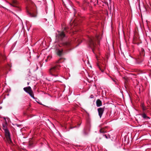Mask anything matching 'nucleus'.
Here are the masks:
<instances>
[{
	"instance_id": "obj_18",
	"label": "nucleus",
	"mask_w": 151,
	"mask_h": 151,
	"mask_svg": "<svg viewBox=\"0 0 151 151\" xmlns=\"http://www.w3.org/2000/svg\"><path fill=\"white\" fill-rule=\"evenodd\" d=\"M61 58H60L58 60L57 62V63H60V60H61Z\"/></svg>"
},
{
	"instance_id": "obj_8",
	"label": "nucleus",
	"mask_w": 151,
	"mask_h": 151,
	"mask_svg": "<svg viewBox=\"0 0 151 151\" xmlns=\"http://www.w3.org/2000/svg\"><path fill=\"white\" fill-rule=\"evenodd\" d=\"M144 119H150V118L147 116L145 113L143 112L142 113L139 114Z\"/></svg>"
},
{
	"instance_id": "obj_3",
	"label": "nucleus",
	"mask_w": 151,
	"mask_h": 151,
	"mask_svg": "<svg viewBox=\"0 0 151 151\" xmlns=\"http://www.w3.org/2000/svg\"><path fill=\"white\" fill-rule=\"evenodd\" d=\"M65 37V35L63 31H58L56 33V39L59 41L62 40Z\"/></svg>"
},
{
	"instance_id": "obj_1",
	"label": "nucleus",
	"mask_w": 151,
	"mask_h": 151,
	"mask_svg": "<svg viewBox=\"0 0 151 151\" xmlns=\"http://www.w3.org/2000/svg\"><path fill=\"white\" fill-rule=\"evenodd\" d=\"M99 36L98 35H96L95 37H90L89 38V46L91 48L92 51L94 53V48L95 47L96 44L95 42L96 41H97L99 43Z\"/></svg>"
},
{
	"instance_id": "obj_6",
	"label": "nucleus",
	"mask_w": 151,
	"mask_h": 151,
	"mask_svg": "<svg viewBox=\"0 0 151 151\" xmlns=\"http://www.w3.org/2000/svg\"><path fill=\"white\" fill-rule=\"evenodd\" d=\"M4 130L5 134V136L7 142L9 143L11 142V139L10 134L9 131L6 129H4Z\"/></svg>"
},
{
	"instance_id": "obj_20",
	"label": "nucleus",
	"mask_w": 151,
	"mask_h": 151,
	"mask_svg": "<svg viewBox=\"0 0 151 151\" xmlns=\"http://www.w3.org/2000/svg\"><path fill=\"white\" fill-rule=\"evenodd\" d=\"M75 40L76 41H78V39H76Z\"/></svg>"
},
{
	"instance_id": "obj_13",
	"label": "nucleus",
	"mask_w": 151,
	"mask_h": 151,
	"mask_svg": "<svg viewBox=\"0 0 151 151\" xmlns=\"http://www.w3.org/2000/svg\"><path fill=\"white\" fill-rule=\"evenodd\" d=\"M103 136L105 137L106 139H109L110 138V136L109 134L107 135H106V134H104L103 135Z\"/></svg>"
},
{
	"instance_id": "obj_7",
	"label": "nucleus",
	"mask_w": 151,
	"mask_h": 151,
	"mask_svg": "<svg viewBox=\"0 0 151 151\" xmlns=\"http://www.w3.org/2000/svg\"><path fill=\"white\" fill-rule=\"evenodd\" d=\"M104 108L100 107L98 109V112L99 115L101 118L103 114L104 111Z\"/></svg>"
},
{
	"instance_id": "obj_11",
	"label": "nucleus",
	"mask_w": 151,
	"mask_h": 151,
	"mask_svg": "<svg viewBox=\"0 0 151 151\" xmlns=\"http://www.w3.org/2000/svg\"><path fill=\"white\" fill-rule=\"evenodd\" d=\"M63 52V50L62 49L61 50H58L57 51V54L58 55L60 56L62 55Z\"/></svg>"
},
{
	"instance_id": "obj_16",
	"label": "nucleus",
	"mask_w": 151,
	"mask_h": 151,
	"mask_svg": "<svg viewBox=\"0 0 151 151\" xmlns=\"http://www.w3.org/2000/svg\"><path fill=\"white\" fill-rule=\"evenodd\" d=\"M101 139V138H99L98 139V138H96V142H98L99 141V140Z\"/></svg>"
},
{
	"instance_id": "obj_9",
	"label": "nucleus",
	"mask_w": 151,
	"mask_h": 151,
	"mask_svg": "<svg viewBox=\"0 0 151 151\" xmlns=\"http://www.w3.org/2000/svg\"><path fill=\"white\" fill-rule=\"evenodd\" d=\"M96 105L97 107L101 106L102 105L101 101L99 99H97L96 101Z\"/></svg>"
},
{
	"instance_id": "obj_15",
	"label": "nucleus",
	"mask_w": 151,
	"mask_h": 151,
	"mask_svg": "<svg viewBox=\"0 0 151 151\" xmlns=\"http://www.w3.org/2000/svg\"><path fill=\"white\" fill-rule=\"evenodd\" d=\"M100 132L101 133H103L106 132V131H104V130L103 129H101L100 130Z\"/></svg>"
},
{
	"instance_id": "obj_21",
	"label": "nucleus",
	"mask_w": 151,
	"mask_h": 151,
	"mask_svg": "<svg viewBox=\"0 0 151 151\" xmlns=\"http://www.w3.org/2000/svg\"><path fill=\"white\" fill-rule=\"evenodd\" d=\"M29 82H28L27 83V85H28L29 84Z\"/></svg>"
},
{
	"instance_id": "obj_17",
	"label": "nucleus",
	"mask_w": 151,
	"mask_h": 151,
	"mask_svg": "<svg viewBox=\"0 0 151 151\" xmlns=\"http://www.w3.org/2000/svg\"><path fill=\"white\" fill-rule=\"evenodd\" d=\"M29 14L30 15V16L31 17H36V15H34L32 14Z\"/></svg>"
},
{
	"instance_id": "obj_10",
	"label": "nucleus",
	"mask_w": 151,
	"mask_h": 151,
	"mask_svg": "<svg viewBox=\"0 0 151 151\" xmlns=\"http://www.w3.org/2000/svg\"><path fill=\"white\" fill-rule=\"evenodd\" d=\"M62 44L64 46L68 47L70 45L71 43L68 42H62Z\"/></svg>"
},
{
	"instance_id": "obj_23",
	"label": "nucleus",
	"mask_w": 151,
	"mask_h": 151,
	"mask_svg": "<svg viewBox=\"0 0 151 151\" xmlns=\"http://www.w3.org/2000/svg\"><path fill=\"white\" fill-rule=\"evenodd\" d=\"M96 58L97 59V57H96Z\"/></svg>"
},
{
	"instance_id": "obj_22",
	"label": "nucleus",
	"mask_w": 151,
	"mask_h": 151,
	"mask_svg": "<svg viewBox=\"0 0 151 151\" xmlns=\"http://www.w3.org/2000/svg\"><path fill=\"white\" fill-rule=\"evenodd\" d=\"M113 81H114V82H116V81L115 80H113Z\"/></svg>"
},
{
	"instance_id": "obj_14",
	"label": "nucleus",
	"mask_w": 151,
	"mask_h": 151,
	"mask_svg": "<svg viewBox=\"0 0 151 151\" xmlns=\"http://www.w3.org/2000/svg\"><path fill=\"white\" fill-rule=\"evenodd\" d=\"M97 66L98 67L100 70H101L102 72H104V70L101 69V68L100 67V66L98 64H97Z\"/></svg>"
},
{
	"instance_id": "obj_5",
	"label": "nucleus",
	"mask_w": 151,
	"mask_h": 151,
	"mask_svg": "<svg viewBox=\"0 0 151 151\" xmlns=\"http://www.w3.org/2000/svg\"><path fill=\"white\" fill-rule=\"evenodd\" d=\"M135 60V63L136 64H139L142 63L143 61V57L141 55L137 56L134 58Z\"/></svg>"
},
{
	"instance_id": "obj_4",
	"label": "nucleus",
	"mask_w": 151,
	"mask_h": 151,
	"mask_svg": "<svg viewBox=\"0 0 151 151\" xmlns=\"http://www.w3.org/2000/svg\"><path fill=\"white\" fill-rule=\"evenodd\" d=\"M23 90L25 92L28 93L32 98L34 99H35L33 92L30 86H29L24 87V88Z\"/></svg>"
},
{
	"instance_id": "obj_2",
	"label": "nucleus",
	"mask_w": 151,
	"mask_h": 151,
	"mask_svg": "<svg viewBox=\"0 0 151 151\" xmlns=\"http://www.w3.org/2000/svg\"><path fill=\"white\" fill-rule=\"evenodd\" d=\"M60 67V65H58L52 66L49 69V72L50 74L55 77L58 76Z\"/></svg>"
},
{
	"instance_id": "obj_19",
	"label": "nucleus",
	"mask_w": 151,
	"mask_h": 151,
	"mask_svg": "<svg viewBox=\"0 0 151 151\" xmlns=\"http://www.w3.org/2000/svg\"><path fill=\"white\" fill-rule=\"evenodd\" d=\"M2 7L3 8H4V9H6V8L4 7H3V6H2Z\"/></svg>"
},
{
	"instance_id": "obj_12",
	"label": "nucleus",
	"mask_w": 151,
	"mask_h": 151,
	"mask_svg": "<svg viewBox=\"0 0 151 151\" xmlns=\"http://www.w3.org/2000/svg\"><path fill=\"white\" fill-rule=\"evenodd\" d=\"M141 106L142 108V109L143 111L146 110L147 109L146 107L145 106L143 103H141Z\"/></svg>"
}]
</instances>
